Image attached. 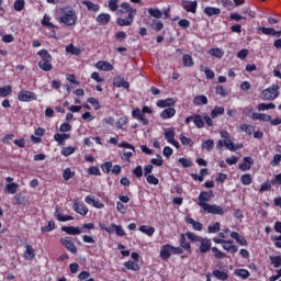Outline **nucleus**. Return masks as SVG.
I'll return each instance as SVG.
<instances>
[{"label":"nucleus","instance_id":"obj_1","mask_svg":"<svg viewBox=\"0 0 281 281\" xmlns=\"http://www.w3.org/2000/svg\"><path fill=\"white\" fill-rule=\"evenodd\" d=\"M212 200V191H202L198 196V205L201 207V214H217L218 216H223L225 211L216 205L210 204L209 201Z\"/></svg>","mask_w":281,"mask_h":281},{"label":"nucleus","instance_id":"obj_2","mask_svg":"<svg viewBox=\"0 0 281 281\" xmlns=\"http://www.w3.org/2000/svg\"><path fill=\"white\" fill-rule=\"evenodd\" d=\"M120 8L121 9L116 11L117 16L127 14V18H119L116 20L117 25H120V27H128L130 25H133V21H135V14H137V9H133L128 2H123Z\"/></svg>","mask_w":281,"mask_h":281},{"label":"nucleus","instance_id":"obj_3","mask_svg":"<svg viewBox=\"0 0 281 281\" xmlns=\"http://www.w3.org/2000/svg\"><path fill=\"white\" fill-rule=\"evenodd\" d=\"M187 238L192 243H199L198 254H207L212 249V239L207 237H201L192 232L186 234Z\"/></svg>","mask_w":281,"mask_h":281},{"label":"nucleus","instance_id":"obj_4","mask_svg":"<svg viewBox=\"0 0 281 281\" xmlns=\"http://www.w3.org/2000/svg\"><path fill=\"white\" fill-rule=\"evenodd\" d=\"M77 21L78 14L74 8L65 7L59 9V23L67 25V27H71V25H75Z\"/></svg>","mask_w":281,"mask_h":281},{"label":"nucleus","instance_id":"obj_5","mask_svg":"<svg viewBox=\"0 0 281 281\" xmlns=\"http://www.w3.org/2000/svg\"><path fill=\"white\" fill-rule=\"evenodd\" d=\"M37 56L41 57L38 67L42 69V71H52L54 69V66L52 65V55L49 52H47V49H41L37 52Z\"/></svg>","mask_w":281,"mask_h":281},{"label":"nucleus","instance_id":"obj_6","mask_svg":"<svg viewBox=\"0 0 281 281\" xmlns=\"http://www.w3.org/2000/svg\"><path fill=\"white\" fill-rule=\"evenodd\" d=\"M213 243L222 245L223 249L228 254H236L238 251V246L234 245L233 240L218 239L215 237L213 238Z\"/></svg>","mask_w":281,"mask_h":281},{"label":"nucleus","instance_id":"obj_7","mask_svg":"<svg viewBox=\"0 0 281 281\" xmlns=\"http://www.w3.org/2000/svg\"><path fill=\"white\" fill-rule=\"evenodd\" d=\"M278 95H280V86L278 85H272L270 88L265 89L261 92L263 100H276Z\"/></svg>","mask_w":281,"mask_h":281},{"label":"nucleus","instance_id":"obj_8","mask_svg":"<svg viewBox=\"0 0 281 281\" xmlns=\"http://www.w3.org/2000/svg\"><path fill=\"white\" fill-rule=\"evenodd\" d=\"M175 135H176L175 128L167 127L164 130V137L166 142H168V144H171V146H175V148H181V145L179 144V142L175 139Z\"/></svg>","mask_w":281,"mask_h":281},{"label":"nucleus","instance_id":"obj_9","mask_svg":"<svg viewBox=\"0 0 281 281\" xmlns=\"http://www.w3.org/2000/svg\"><path fill=\"white\" fill-rule=\"evenodd\" d=\"M181 7L186 12H190L191 14H196V8H199V2L190 1V0H182Z\"/></svg>","mask_w":281,"mask_h":281},{"label":"nucleus","instance_id":"obj_10","mask_svg":"<svg viewBox=\"0 0 281 281\" xmlns=\"http://www.w3.org/2000/svg\"><path fill=\"white\" fill-rule=\"evenodd\" d=\"M18 100H20V102H32L33 100H36V93L27 90H22L18 94Z\"/></svg>","mask_w":281,"mask_h":281},{"label":"nucleus","instance_id":"obj_11","mask_svg":"<svg viewBox=\"0 0 281 281\" xmlns=\"http://www.w3.org/2000/svg\"><path fill=\"white\" fill-rule=\"evenodd\" d=\"M186 124H190V122L194 123V126H196V128H203L205 126V122L203 121V116H201L200 114H195L193 116H188L184 120Z\"/></svg>","mask_w":281,"mask_h":281},{"label":"nucleus","instance_id":"obj_12","mask_svg":"<svg viewBox=\"0 0 281 281\" xmlns=\"http://www.w3.org/2000/svg\"><path fill=\"white\" fill-rule=\"evenodd\" d=\"M60 244L66 247L67 250L70 251V254H78V247L74 244V239L71 237H64L60 239Z\"/></svg>","mask_w":281,"mask_h":281},{"label":"nucleus","instance_id":"obj_13","mask_svg":"<svg viewBox=\"0 0 281 281\" xmlns=\"http://www.w3.org/2000/svg\"><path fill=\"white\" fill-rule=\"evenodd\" d=\"M132 116L135 120H138V122L143 124V126H148V123H149L148 117H146V114H144L139 108H136L135 110L132 111Z\"/></svg>","mask_w":281,"mask_h":281},{"label":"nucleus","instance_id":"obj_14","mask_svg":"<svg viewBox=\"0 0 281 281\" xmlns=\"http://www.w3.org/2000/svg\"><path fill=\"white\" fill-rule=\"evenodd\" d=\"M173 255V246L170 244L164 245L160 249L161 260H170V257Z\"/></svg>","mask_w":281,"mask_h":281},{"label":"nucleus","instance_id":"obj_15","mask_svg":"<svg viewBox=\"0 0 281 281\" xmlns=\"http://www.w3.org/2000/svg\"><path fill=\"white\" fill-rule=\"evenodd\" d=\"M223 146H225V148H227L232 153H236V148H234V142H232V138L218 140L216 143L217 150H221V148H223Z\"/></svg>","mask_w":281,"mask_h":281},{"label":"nucleus","instance_id":"obj_16","mask_svg":"<svg viewBox=\"0 0 281 281\" xmlns=\"http://www.w3.org/2000/svg\"><path fill=\"white\" fill-rule=\"evenodd\" d=\"M72 207L75 212H77V214H80L81 216H87V214H89V209L87 207V205L80 204L78 200H74Z\"/></svg>","mask_w":281,"mask_h":281},{"label":"nucleus","instance_id":"obj_17","mask_svg":"<svg viewBox=\"0 0 281 281\" xmlns=\"http://www.w3.org/2000/svg\"><path fill=\"white\" fill-rule=\"evenodd\" d=\"M61 232H65L69 236H80L82 229L78 226H63Z\"/></svg>","mask_w":281,"mask_h":281},{"label":"nucleus","instance_id":"obj_18","mask_svg":"<svg viewBox=\"0 0 281 281\" xmlns=\"http://www.w3.org/2000/svg\"><path fill=\"white\" fill-rule=\"evenodd\" d=\"M254 164V158L244 157L243 162L238 165L239 170L241 172H247V170H251V165Z\"/></svg>","mask_w":281,"mask_h":281},{"label":"nucleus","instance_id":"obj_19","mask_svg":"<svg viewBox=\"0 0 281 281\" xmlns=\"http://www.w3.org/2000/svg\"><path fill=\"white\" fill-rule=\"evenodd\" d=\"M188 225H191L194 232H203V224L201 222H196L194 218L187 216L184 218Z\"/></svg>","mask_w":281,"mask_h":281},{"label":"nucleus","instance_id":"obj_20","mask_svg":"<svg viewBox=\"0 0 281 281\" xmlns=\"http://www.w3.org/2000/svg\"><path fill=\"white\" fill-rule=\"evenodd\" d=\"M25 251H24V258L26 260H32L33 258H36V251L34 250V247L30 244H25Z\"/></svg>","mask_w":281,"mask_h":281},{"label":"nucleus","instance_id":"obj_21","mask_svg":"<svg viewBox=\"0 0 281 281\" xmlns=\"http://www.w3.org/2000/svg\"><path fill=\"white\" fill-rule=\"evenodd\" d=\"M113 86L120 89L123 87V89H128L131 87V83L124 80V77H115L113 79Z\"/></svg>","mask_w":281,"mask_h":281},{"label":"nucleus","instance_id":"obj_22","mask_svg":"<svg viewBox=\"0 0 281 281\" xmlns=\"http://www.w3.org/2000/svg\"><path fill=\"white\" fill-rule=\"evenodd\" d=\"M175 115H177V110L175 108L165 109L160 113L161 120H170V119L175 117Z\"/></svg>","mask_w":281,"mask_h":281},{"label":"nucleus","instance_id":"obj_23","mask_svg":"<svg viewBox=\"0 0 281 281\" xmlns=\"http://www.w3.org/2000/svg\"><path fill=\"white\" fill-rule=\"evenodd\" d=\"M95 67L100 70V71H113V65H111V63L109 61H98L95 64Z\"/></svg>","mask_w":281,"mask_h":281},{"label":"nucleus","instance_id":"obj_24","mask_svg":"<svg viewBox=\"0 0 281 281\" xmlns=\"http://www.w3.org/2000/svg\"><path fill=\"white\" fill-rule=\"evenodd\" d=\"M54 216L57 218V221H59L60 223H67V221H74V216L71 215H63L60 214V209L57 207Z\"/></svg>","mask_w":281,"mask_h":281},{"label":"nucleus","instance_id":"obj_25","mask_svg":"<svg viewBox=\"0 0 281 281\" xmlns=\"http://www.w3.org/2000/svg\"><path fill=\"white\" fill-rule=\"evenodd\" d=\"M156 105L159 109H166L167 106H175V99L168 98V99H165V100H158Z\"/></svg>","mask_w":281,"mask_h":281},{"label":"nucleus","instance_id":"obj_26","mask_svg":"<svg viewBox=\"0 0 281 281\" xmlns=\"http://www.w3.org/2000/svg\"><path fill=\"white\" fill-rule=\"evenodd\" d=\"M231 238H234V240H236V243H238V245H240L241 247H247V239H245V237L240 236V234H238L236 232H232Z\"/></svg>","mask_w":281,"mask_h":281},{"label":"nucleus","instance_id":"obj_27","mask_svg":"<svg viewBox=\"0 0 281 281\" xmlns=\"http://www.w3.org/2000/svg\"><path fill=\"white\" fill-rule=\"evenodd\" d=\"M212 276L221 281H225L229 278V274L226 271H221L218 269L213 270Z\"/></svg>","mask_w":281,"mask_h":281},{"label":"nucleus","instance_id":"obj_28","mask_svg":"<svg viewBox=\"0 0 281 281\" xmlns=\"http://www.w3.org/2000/svg\"><path fill=\"white\" fill-rule=\"evenodd\" d=\"M82 5H86L90 12H100V4H95L89 0L82 1Z\"/></svg>","mask_w":281,"mask_h":281},{"label":"nucleus","instance_id":"obj_29","mask_svg":"<svg viewBox=\"0 0 281 281\" xmlns=\"http://www.w3.org/2000/svg\"><path fill=\"white\" fill-rule=\"evenodd\" d=\"M111 22V14L109 13H101L97 16V23L101 25H106V23Z\"/></svg>","mask_w":281,"mask_h":281},{"label":"nucleus","instance_id":"obj_30","mask_svg":"<svg viewBox=\"0 0 281 281\" xmlns=\"http://www.w3.org/2000/svg\"><path fill=\"white\" fill-rule=\"evenodd\" d=\"M260 32H262V34H265L266 36H280L281 31L277 32L276 30L271 29V27H259Z\"/></svg>","mask_w":281,"mask_h":281},{"label":"nucleus","instance_id":"obj_31","mask_svg":"<svg viewBox=\"0 0 281 281\" xmlns=\"http://www.w3.org/2000/svg\"><path fill=\"white\" fill-rule=\"evenodd\" d=\"M18 191H19V184L15 182L8 183L4 187V192H8V194H16Z\"/></svg>","mask_w":281,"mask_h":281},{"label":"nucleus","instance_id":"obj_32","mask_svg":"<svg viewBox=\"0 0 281 281\" xmlns=\"http://www.w3.org/2000/svg\"><path fill=\"white\" fill-rule=\"evenodd\" d=\"M179 243L180 247L184 249V251H192V246L190 245L189 241L186 240V235L181 234Z\"/></svg>","mask_w":281,"mask_h":281},{"label":"nucleus","instance_id":"obj_33","mask_svg":"<svg viewBox=\"0 0 281 281\" xmlns=\"http://www.w3.org/2000/svg\"><path fill=\"white\" fill-rule=\"evenodd\" d=\"M204 14H206V16H216L221 14V9L214 7H206L204 9Z\"/></svg>","mask_w":281,"mask_h":281},{"label":"nucleus","instance_id":"obj_34","mask_svg":"<svg viewBox=\"0 0 281 281\" xmlns=\"http://www.w3.org/2000/svg\"><path fill=\"white\" fill-rule=\"evenodd\" d=\"M202 150H206L207 153H212L214 150V139L204 140L201 145Z\"/></svg>","mask_w":281,"mask_h":281},{"label":"nucleus","instance_id":"obj_35","mask_svg":"<svg viewBox=\"0 0 281 281\" xmlns=\"http://www.w3.org/2000/svg\"><path fill=\"white\" fill-rule=\"evenodd\" d=\"M138 232H142V234H146V236H153L155 234V227L142 225L138 227Z\"/></svg>","mask_w":281,"mask_h":281},{"label":"nucleus","instance_id":"obj_36","mask_svg":"<svg viewBox=\"0 0 281 281\" xmlns=\"http://www.w3.org/2000/svg\"><path fill=\"white\" fill-rule=\"evenodd\" d=\"M112 234L115 232L116 236H126V232L122 225L111 224Z\"/></svg>","mask_w":281,"mask_h":281},{"label":"nucleus","instance_id":"obj_37","mask_svg":"<svg viewBox=\"0 0 281 281\" xmlns=\"http://www.w3.org/2000/svg\"><path fill=\"white\" fill-rule=\"evenodd\" d=\"M225 114V108L223 106H215L212 111H211V117L212 120H216V117L218 115H224Z\"/></svg>","mask_w":281,"mask_h":281},{"label":"nucleus","instance_id":"obj_38","mask_svg":"<svg viewBox=\"0 0 281 281\" xmlns=\"http://www.w3.org/2000/svg\"><path fill=\"white\" fill-rule=\"evenodd\" d=\"M193 104L201 106V104H207V97L201 94L193 98Z\"/></svg>","mask_w":281,"mask_h":281},{"label":"nucleus","instance_id":"obj_39","mask_svg":"<svg viewBox=\"0 0 281 281\" xmlns=\"http://www.w3.org/2000/svg\"><path fill=\"white\" fill-rule=\"evenodd\" d=\"M209 54L215 58H223V56H225V52L221 48H211L209 49Z\"/></svg>","mask_w":281,"mask_h":281},{"label":"nucleus","instance_id":"obj_40","mask_svg":"<svg viewBox=\"0 0 281 281\" xmlns=\"http://www.w3.org/2000/svg\"><path fill=\"white\" fill-rule=\"evenodd\" d=\"M182 63L184 67H194V59L192 58L191 55L184 54L182 56Z\"/></svg>","mask_w":281,"mask_h":281},{"label":"nucleus","instance_id":"obj_41","mask_svg":"<svg viewBox=\"0 0 281 281\" xmlns=\"http://www.w3.org/2000/svg\"><path fill=\"white\" fill-rule=\"evenodd\" d=\"M179 139H180L182 146H190V147L194 146V140H192V138L186 137V135H183V134L179 135Z\"/></svg>","mask_w":281,"mask_h":281},{"label":"nucleus","instance_id":"obj_42","mask_svg":"<svg viewBox=\"0 0 281 281\" xmlns=\"http://www.w3.org/2000/svg\"><path fill=\"white\" fill-rule=\"evenodd\" d=\"M67 54H71L72 56H80V48L74 46V44H69L66 46Z\"/></svg>","mask_w":281,"mask_h":281},{"label":"nucleus","instance_id":"obj_43","mask_svg":"<svg viewBox=\"0 0 281 281\" xmlns=\"http://www.w3.org/2000/svg\"><path fill=\"white\" fill-rule=\"evenodd\" d=\"M69 137H71V135H69V134L56 133L54 135L55 142H58L59 144H65V139H69Z\"/></svg>","mask_w":281,"mask_h":281},{"label":"nucleus","instance_id":"obj_44","mask_svg":"<svg viewBox=\"0 0 281 281\" xmlns=\"http://www.w3.org/2000/svg\"><path fill=\"white\" fill-rule=\"evenodd\" d=\"M12 93V86L7 85L2 88H0V98H8Z\"/></svg>","mask_w":281,"mask_h":281},{"label":"nucleus","instance_id":"obj_45","mask_svg":"<svg viewBox=\"0 0 281 281\" xmlns=\"http://www.w3.org/2000/svg\"><path fill=\"white\" fill-rule=\"evenodd\" d=\"M252 120H261V122H269V120H271V115L262 113H252Z\"/></svg>","mask_w":281,"mask_h":281},{"label":"nucleus","instance_id":"obj_46","mask_svg":"<svg viewBox=\"0 0 281 281\" xmlns=\"http://www.w3.org/2000/svg\"><path fill=\"white\" fill-rule=\"evenodd\" d=\"M240 181L243 186H251L254 179L251 178V173H245L240 177Z\"/></svg>","mask_w":281,"mask_h":281},{"label":"nucleus","instance_id":"obj_47","mask_svg":"<svg viewBox=\"0 0 281 281\" xmlns=\"http://www.w3.org/2000/svg\"><path fill=\"white\" fill-rule=\"evenodd\" d=\"M148 14L150 16H154V19H161V16H164V13H161V10L155 9V8H149Z\"/></svg>","mask_w":281,"mask_h":281},{"label":"nucleus","instance_id":"obj_48","mask_svg":"<svg viewBox=\"0 0 281 281\" xmlns=\"http://www.w3.org/2000/svg\"><path fill=\"white\" fill-rule=\"evenodd\" d=\"M270 262L274 269H278L281 267V256H270Z\"/></svg>","mask_w":281,"mask_h":281},{"label":"nucleus","instance_id":"obj_49","mask_svg":"<svg viewBox=\"0 0 281 281\" xmlns=\"http://www.w3.org/2000/svg\"><path fill=\"white\" fill-rule=\"evenodd\" d=\"M235 276H238V278H241L243 280H247V278H249V270L237 269L235 270Z\"/></svg>","mask_w":281,"mask_h":281},{"label":"nucleus","instance_id":"obj_50","mask_svg":"<svg viewBox=\"0 0 281 281\" xmlns=\"http://www.w3.org/2000/svg\"><path fill=\"white\" fill-rule=\"evenodd\" d=\"M211 251H213L214 258H216L217 260H223V258H227V255H225V252L218 250L216 247H212Z\"/></svg>","mask_w":281,"mask_h":281},{"label":"nucleus","instance_id":"obj_51","mask_svg":"<svg viewBox=\"0 0 281 281\" xmlns=\"http://www.w3.org/2000/svg\"><path fill=\"white\" fill-rule=\"evenodd\" d=\"M124 267L130 271H139V265H137L135 261H127L124 263Z\"/></svg>","mask_w":281,"mask_h":281},{"label":"nucleus","instance_id":"obj_52","mask_svg":"<svg viewBox=\"0 0 281 281\" xmlns=\"http://www.w3.org/2000/svg\"><path fill=\"white\" fill-rule=\"evenodd\" d=\"M13 8L15 12H22L23 8H25V0H15Z\"/></svg>","mask_w":281,"mask_h":281},{"label":"nucleus","instance_id":"obj_53","mask_svg":"<svg viewBox=\"0 0 281 281\" xmlns=\"http://www.w3.org/2000/svg\"><path fill=\"white\" fill-rule=\"evenodd\" d=\"M209 234H218L221 232V223H215L214 225H210L207 227Z\"/></svg>","mask_w":281,"mask_h":281},{"label":"nucleus","instance_id":"obj_54","mask_svg":"<svg viewBox=\"0 0 281 281\" xmlns=\"http://www.w3.org/2000/svg\"><path fill=\"white\" fill-rule=\"evenodd\" d=\"M151 29L156 32H161V30H164V22H161L160 20H154Z\"/></svg>","mask_w":281,"mask_h":281},{"label":"nucleus","instance_id":"obj_55","mask_svg":"<svg viewBox=\"0 0 281 281\" xmlns=\"http://www.w3.org/2000/svg\"><path fill=\"white\" fill-rule=\"evenodd\" d=\"M75 175L70 168H66L63 172V178L65 181H69V179H74Z\"/></svg>","mask_w":281,"mask_h":281},{"label":"nucleus","instance_id":"obj_56","mask_svg":"<svg viewBox=\"0 0 281 281\" xmlns=\"http://www.w3.org/2000/svg\"><path fill=\"white\" fill-rule=\"evenodd\" d=\"M271 109H276V104H273V103H260L258 105V111H269Z\"/></svg>","mask_w":281,"mask_h":281},{"label":"nucleus","instance_id":"obj_57","mask_svg":"<svg viewBox=\"0 0 281 281\" xmlns=\"http://www.w3.org/2000/svg\"><path fill=\"white\" fill-rule=\"evenodd\" d=\"M50 21H52V18L45 14L42 20V25H44L45 27H56Z\"/></svg>","mask_w":281,"mask_h":281},{"label":"nucleus","instance_id":"obj_58","mask_svg":"<svg viewBox=\"0 0 281 281\" xmlns=\"http://www.w3.org/2000/svg\"><path fill=\"white\" fill-rule=\"evenodd\" d=\"M113 168V162L106 161L105 164L101 165V170L105 172V175H109Z\"/></svg>","mask_w":281,"mask_h":281},{"label":"nucleus","instance_id":"obj_59","mask_svg":"<svg viewBox=\"0 0 281 281\" xmlns=\"http://www.w3.org/2000/svg\"><path fill=\"white\" fill-rule=\"evenodd\" d=\"M108 8L111 10V12H117V8H120V5H117V0H109L108 3Z\"/></svg>","mask_w":281,"mask_h":281},{"label":"nucleus","instance_id":"obj_60","mask_svg":"<svg viewBox=\"0 0 281 281\" xmlns=\"http://www.w3.org/2000/svg\"><path fill=\"white\" fill-rule=\"evenodd\" d=\"M76 153V148L74 147H64L61 149V155H64V157H69V155H74Z\"/></svg>","mask_w":281,"mask_h":281},{"label":"nucleus","instance_id":"obj_61","mask_svg":"<svg viewBox=\"0 0 281 281\" xmlns=\"http://www.w3.org/2000/svg\"><path fill=\"white\" fill-rule=\"evenodd\" d=\"M172 153H175V150L172 149V147L170 146H166L162 149V155L164 157H166L167 159H170V157H172Z\"/></svg>","mask_w":281,"mask_h":281},{"label":"nucleus","instance_id":"obj_62","mask_svg":"<svg viewBox=\"0 0 281 281\" xmlns=\"http://www.w3.org/2000/svg\"><path fill=\"white\" fill-rule=\"evenodd\" d=\"M240 131H243L244 133H247V135H252L254 134V126L249 125V124H244L240 126Z\"/></svg>","mask_w":281,"mask_h":281},{"label":"nucleus","instance_id":"obj_63","mask_svg":"<svg viewBox=\"0 0 281 281\" xmlns=\"http://www.w3.org/2000/svg\"><path fill=\"white\" fill-rule=\"evenodd\" d=\"M178 161L181 164L182 168H191L192 166V160L188 158H179Z\"/></svg>","mask_w":281,"mask_h":281},{"label":"nucleus","instance_id":"obj_64","mask_svg":"<svg viewBox=\"0 0 281 281\" xmlns=\"http://www.w3.org/2000/svg\"><path fill=\"white\" fill-rule=\"evenodd\" d=\"M147 179V183H149L150 186H158L159 184V179H157V177L149 175V176H145Z\"/></svg>","mask_w":281,"mask_h":281}]
</instances>
